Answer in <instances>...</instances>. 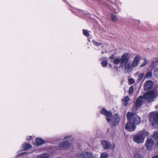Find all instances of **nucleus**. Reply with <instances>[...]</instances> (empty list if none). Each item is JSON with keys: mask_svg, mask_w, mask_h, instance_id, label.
Segmentation results:
<instances>
[{"mask_svg": "<svg viewBox=\"0 0 158 158\" xmlns=\"http://www.w3.org/2000/svg\"><path fill=\"white\" fill-rule=\"evenodd\" d=\"M109 66H110V67H112V65L111 64H109Z\"/></svg>", "mask_w": 158, "mask_h": 158, "instance_id": "nucleus-34", "label": "nucleus"}, {"mask_svg": "<svg viewBox=\"0 0 158 158\" xmlns=\"http://www.w3.org/2000/svg\"><path fill=\"white\" fill-rule=\"evenodd\" d=\"M101 113L106 116V119L107 122L111 126H116L120 120V118L118 114H115L112 117L111 112L107 111L106 109L102 108Z\"/></svg>", "mask_w": 158, "mask_h": 158, "instance_id": "nucleus-3", "label": "nucleus"}, {"mask_svg": "<svg viewBox=\"0 0 158 158\" xmlns=\"http://www.w3.org/2000/svg\"><path fill=\"white\" fill-rule=\"evenodd\" d=\"M149 120L152 122V125L155 127H158V114L154 113H151L149 114Z\"/></svg>", "mask_w": 158, "mask_h": 158, "instance_id": "nucleus-6", "label": "nucleus"}, {"mask_svg": "<svg viewBox=\"0 0 158 158\" xmlns=\"http://www.w3.org/2000/svg\"><path fill=\"white\" fill-rule=\"evenodd\" d=\"M134 91V87L133 86H131L129 89V94H132Z\"/></svg>", "mask_w": 158, "mask_h": 158, "instance_id": "nucleus-24", "label": "nucleus"}, {"mask_svg": "<svg viewBox=\"0 0 158 158\" xmlns=\"http://www.w3.org/2000/svg\"><path fill=\"white\" fill-rule=\"evenodd\" d=\"M148 62V60H147L146 59H144V62L142 63V64L140 65V67H142L145 65Z\"/></svg>", "mask_w": 158, "mask_h": 158, "instance_id": "nucleus-25", "label": "nucleus"}, {"mask_svg": "<svg viewBox=\"0 0 158 158\" xmlns=\"http://www.w3.org/2000/svg\"><path fill=\"white\" fill-rule=\"evenodd\" d=\"M128 81L130 83V84H133L135 82L134 80L132 78H131L129 79Z\"/></svg>", "mask_w": 158, "mask_h": 158, "instance_id": "nucleus-29", "label": "nucleus"}, {"mask_svg": "<svg viewBox=\"0 0 158 158\" xmlns=\"http://www.w3.org/2000/svg\"><path fill=\"white\" fill-rule=\"evenodd\" d=\"M36 158H49V156L47 153H43L38 156Z\"/></svg>", "mask_w": 158, "mask_h": 158, "instance_id": "nucleus-19", "label": "nucleus"}, {"mask_svg": "<svg viewBox=\"0 0 158 158\" xmlns=\"http://www.w3.org/2000/svg\"><path fill=\"white\" fill-rule=\"evenodd\" d=\"M138 74V72H137V73H136V74Z\"/></svg>", "mask_w": 158, "mask_h": 158, "instance_id": "nucleus-36", "label": "nucleus"}, {"mask_svg": "<svg viewBox=\"0 0 158 158\" xmlns=\"http://www.w3.org/2000/svg\"><path fill=\"white\" fill-rule=\"evenodd\" d=\"M94 45L96 46H99L100 45V44L99 43H98L97 42H95L94 43Z\"/></svg>", "mask_w": 158, "mask_h": 158, "instance_id": "nucleus-30", "label": "nucleus"}, {"mask_svg": "<svg viewBox=\"0 0 158 158\" xmlns=\"http://www.w3.org/2000/svg\"><path fill=\"white\" fill-rule=\"evenodd\" d=\"M153 85V82L150 80L146 81L144 85V88L145 90H148L151 88Z\"/></svg>", "mask_w": 158, "mask_h": 158, "instance_id": "nucleus-13", "label": "nucleus"}, {"mask_svg": "<svg viewBox=\"0 0 158 158\" xmlns=\"http://www.w3.org/2000/svg\"><path fill=\"white\" fill-rule=\"evenodd\" d=\"M156 97V96L154 92L152 91L145 94L144 96L139 97L136 100L135 103V110H137L141 106L144 100H145L148 102H151L153 101L154 98Z\"/></svg>", "mask_w": 158, "mask_h": 158, "instance_id": "nucleus-2", "label": "nucleus"}, {"mask_svg": "<svg viewBox=\"0 0 158 158\" xmlns=\"http://www.w3.org/2000/svg\"><path fill=\"white\" fill-rule=\"evenodd\" d=\"M36 141L37 146H39L45 143L44 140L40 138H36Z\"/></svg>", "mask_w": 158, "mask_h": 158, "instance_id": "nucleus-14", "label": "nucleus"}, {"mask_svg": "<svg viewBox=\"0 0 158 158\" xmlns=\"http://www.w3.org/2000/svg\"><path fill=\"white\" fill-rule=\"evenodd\" d=\"M144 76V73H140L138 75L137 81L138 82L140 81Z\"/></svg>", "mask_w": 158, "mask_h": 158, "instance_id": "nucleus-20", "label": "nucleus"}, {"mask_svg": "<svg viewBox=\"0 0 158 158\" xmlns=\"http://www.w3.org/2000/svg\"><path fill=\"white\" fill-rule=\"evenodd\" d=\"M156 147L158 148V142L157 143H156Z\"/></svg>", "mask_w": 158, "mask_h": 158, "instance_id": "nucleus-33", "label": "nucleus"}, {"mask_svg": "<svg viewBox=\"0 0 158 158\" xmlns=\"http://www.w3.org/2000/svg\"><path fill=\"white\" fill-rule=\"evenodd\" d=\"M68 139V140L62 142L59 144V146L60 147L64 148H69L71 145L70 143H69V141H73L74 139L70 136H67L64 138V139Z\"/></svg>", "mask_w": 158, "mask_h": 158, "instance_id": "nucleus-7", "label": "nucleus"}, {"mask_svg": "<svg viewBox=\"0 0 158 158\" xmlns=\"http://www.w3.org/2000/svg\"><path fill=\"white\" fill-rule=\"evenodd\" d=\"M101 143L102 147L105 149H114L115 147L114 144H113L112 145L110 142L105 140L102 141Z\"/></svg>", "mask_w": 158, "mask_h": 158, "instance_id": "nucleus-8", "label": "nucleus"}, {"mask_svg": "<svg viewBox=\"0 0 158 158\" xmlns=\"http://www.w3.org/2000/svg\"><path fill=\"white\" fill-rule=\"evenodd\" d=\"M101 60L102 61L101 64L102 66L103 67H106L108 64L106 58V57H103L101 59Z\"/></svg>", "mask_w": 158, "mask_h": 158, "instance_id": "nucleus-15", "label": "nucleus"}, {"mask_svg": "<svg viewBox=\"0 0 158 158\" xmlns=\"http://www.w3.org/2000/svg\"><path fill=\"white\" fill-rule=\"evenodd\" d=\"M93 156L89 152H83L77 156V158H92Z\"/></svg>", "mask_w": 158, "mask_h": 158, "instance_id": "nucleus-11", "label": "nucleus"}, {"mask_svg": "<svg viewBox=\"0 0 158 158\" xmlns=\"http://www.w3.org/2000/svg\"><path fill=\"white\" fill-rule=\"evenodd\" d=\"M154 137L156 139H158V131H155L154 133Z\"/></svg>", "mask_w": 158, "mask_h": 158, "instance_id": "nucleus-27", "label": "nucleus"}, {"mask_svg": "<svg viewBox=\"0 0 158 158\" xmlns=\"http://www.w3.org/2000/svg\"><path fill=\"white\" fill-rule=\"evenodd\" d=\"M125 126V128L128 131L131 132L135 130L136 128V125L133 123L128 120Z\"/></svg>", "mask_w": 158, "mask_h": 158, "instance_id": "nucleus-9", "label": "nucleus"}, {"mask_svg": "<svg viewBox=\"0 0 158 158\" xmlns=\"http://www.w3.org/2000/svg\"><path fill=\"white\" fill-rule=\"evenodd\" d=\"M154 145L153 140L151 139H148L145 143V146L146 149L149 151H151Z\"/></svg>", "mask_w": 158, "mask_h": 158, "instance_id": "nucleus-10", "label": "nucleus"}, {"mask_svg": "<svg viewBox=\"0 0 158 158\" xmlns=\"http://www.w3.org/2000/svg\"><path fill=\"white\" fill-rule=\"evenodd\" d=\"M129 98L128 96H126L122 100L123 104L124 106H126L128 104V102L129 100Z\"/></svg>", "mask_w": 158, "mask_h": 158, "instance_id": "nucleus-17", "label": "nucleus"}, {"mask_svg": "<svg viewBox=\"0 0 158 158\" xmlns=\"http://www.w3.org/2000/svg\"><path fill=\"white\" fill-rule=\"evenodd\" d=\"M130 54L127 53H124L121 56V58L117 57L114 59L113 56H110L109 58L111 60V61L113 62L115 64H118L120 63V66L124 67L125 72L127 73L131 72L132 70V68L130 63L128 60L130 59Z\"/></svg>", "mask_w": 158, "mask_h": 158, "instance_id": "nucleus-1", "label": "nucleus"}, {"mask_svg": "<svg viewBox=\"0 0 158 158\" xmlns=\"http://www.w3.org/2000/svg\"><path fill=\"white\" fill-rule=\"evenodd\" d=\"M102 54L103 53V52H102Z\"/></svg>", "mask_w": 158, "mask_h": 158, "instance_id": "nucleus-35", "label": "nucleus"}, {"mask_svg": "<svg viewBox=\"0 0 158 158\" xmlns=\"http://www.w3.org/2000/svg\"><path fill=\"white\" fill-rule=\"evenodd\" d=\"M83 34L85 35L86 36H89V34L87 31L85 30H83Z\"/></svg>", "mask_w": 158, "mask_h": 158, "instance_id": "nucleus-26", "label": "nucleus"}, {"mask_svg": "<svg viewBox=\"0 0 158 158\" xmlns=\"http://www.w3.org/2000/svg\"><path fill=\"white\" fill-rule=\"evenodd\" d=\"M134 157V158H143V156L139 153H136Z\"/></svg>", "mask_w": 158, "mask_h": 158, "instance_id": "nucleus-23", "label": "nucleus"}, {"mask_svg": "<svg viewBox=\"0 0 158 158\" xmlns=\"http://www.w3.org/2000/svg\"><path fill=\"white\" fill-rule=\"evenodd\" d=\"M27 140H29L31 139L32 137L31 136H28L27 137Z\"/></svg>", "mask_w": 158, "mask_h": 158, "instance_id": "nucleus-31", "label": "nucleus"}, {"mask_svg": "<svg viewBox=\"0 0 158 158\" xmlns=\"http://www.w3.org/2000/svg\"><path fill=\"white\" fill-rule=\"evenodd\" d=\"M111 19L112 21L114 22H116L118 20V19L116 16L113 14H111Z\"/></svg>", "mask_w": 158, "mask_h": 158, "instance_id": "nucleus-22", "label": "nucleus"}, {"mask_svg": "<svg viewBox=\"0 0 158 158\" xmlns=\"http://www.w3.org/2000/svg\"><path fill=\"white\" fill-rule=\"evenodd\" d=\"M109 156L108 153L105 152H103L101 154L100 158H107Z\"/></svg>", "mask_w": 158, "mask_h": 158, "instance_id": "nucleus-21", "label": "nucleus"}, {"mask_svg": "<svg viewBox=\"0 0 158 158\" xmlns=\"http://www.w3.org/2000/svg\"><path fill=\"white\" fill-rule=\"evenodd\" d=\"M152 75V73L151 71H148L147 72L144 77V79L147 78L150 79L151 78Z\"/></svg>", "mask_w": 158, "mask_h": 158, "instance_id": "nucleus-16", "label": "nucleus"}, {"mask_svg": "<svg viewBox=\"0 0 158 158\" xmlns=\"http://www.w3.org/2000/svg\"><path fill=\"white\" fill-rule=\"evenodd\" d=\"M154 75L156 77H158V68L154 71Z\"/></svg>", "mask_w": 158, "mask_h": 158, "instance_id": "nucleus-28", "label": "nucleus"}, {"mask_svg": "<svg viewBox=\"0 0 158 158\" xmlns=\"http://www.w3.org/2000/svg\"><path fill=\"white\" fill-rule=\"evenodd\" d=\"M140 60V57L139 55H137L134 58L132 65H131L132 68L136 67L139 64Z\"/></svg>", "mask_w": 158, "mask_h": 158, "instance_id": "nucleus-12", "label": "nucleus"}, {"mask_svg": "<svg viewBox=\"0 0 158 158\" xmlns=\"http://www.w3.org/2000/svg\"><path fill=\"white\" fill-rule=\"evenodd\" d=\"M148 134L147 131L145 130L142 131L138 134L134 136L133 140L138 144L143 143L144 141L145 136L147 135Z\"/></svg>", "mask_w": 158, "mask_h": 158, "instance_id": "nucleus-4", "label": "nucleus"}, {"mask_svg": "<svg viewBox=\"0 0 158 158\" xmlns=\"http://www.w3.org/2000/svg\"><path fill=\"white\" fill-rule=\"evenodd\" d=\"M23 147L25 150H26L31 148V145L28 143H26L23 144Z\"/></svg>", "mask_w": 158, "mask_h": 158, "instance_id": "nucleus-18", "label": "nucleus"}, {"mask_svg": "<svg viewBox=\"0 0 158 158\" xmlns=\"http://www.w3.org/2000/svg\"><path fill=\"white\" fill-rule=\"evenodd\" d=\"M127 117L128 120H130L136 125L139 124L140 123V118L135 113L128 112L127 114Z\"/></svg>", "mask_w": 158, "mask_h": 158, "instance_id": "nucleus-5", "label": "nucleus"}, {"mask_svg": "<svg viewBox=\"0 0 158 158\" xmlns=\"http://www.w3.org/2000/svg\"><path fill=\"white\" fill-rule=\"evenodd\" d=\"M152 158H158V155H155L153 156Z\"/></svg>", "mask_w": 158, "mask_h": 158, "instance_id": "nucleus-32", "label": "nucleus"}]
</instances>
